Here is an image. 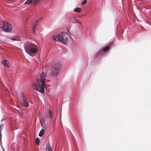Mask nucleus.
<instances>
[{
  "instance_id": "obj_1",
  "label": "nucleus",
  "mask_w": 151,
  "mask_h": 151,
  "mask_svg": "<svg viewBox=\"0 0 151 151\" xmlns=\"http://www.w3.org/2000/svg\"><path fill=\"white\" fill-rule=\"evenodd\" d=\"M45 78V73L43 72L41 74L40 78L37 80V83H34L33 86L34 89L42 93L45 92L44 88L45 87V82L44 80Z\"/></svg>"
},
{
  "instance_id": "obj_2",
  "label": "nucleus",
  "mask_w": 151,
  "mask_h": 151,
  "mask_svg": "<svg viewBox=\"0 0 151 151\" xmlns=\"http://www.w3.org/2000/svg\"><path fill=\"white\" fill-rule=\"evenodd\" d=\"M25 49L27 53L30 56H33L38 51V48L35 45L30 42L27 45Z\"/></svg>"
},
{
  "instance_id": "obj_3",
  "label": "nucleus",
  "mask_w": 151,
  "mask_h": 151,
  "mask_svg": "<svg viewBox=\"0 0 151 151\" xmlns=\"http://www.w3.org/2000/svg\"><path fill=\"white\" fill-rule=\"evenodd\" d=\"M61 66V64L58 63H56L53 65L50 72L51 75L52 76L55 77L58 75Z\"/></svg>"
},
{
  "instance_id": "obj_4",
  "label": "nucleus",
  "mask_w": 151,
  "mask_h": 151,
  "mask_svg": "<svg viewBox=\"0 0 151 151\" xmlns=\"http://www.w3.org/2000/svg\"><path fill=\"white\" fill-rule=\"evenodd\" d=\"M0 29L4 32H9L12 29L11 26L7 22L2 21L0 22Z\"/></svg>"
},
{
  "instance_id": "obj_5",
  "label": "nucleus",
  "mask_w": 151,
  "mask_h": 151,
  "mask_svg": "<svg viewBox=\"0 0 151 151\" xmlns=\"http://www.w3.org/2000/svg\"><path fill=\"white\" fill-rule=\"evenodd\" d=\"M53 38L54 40L62 42L65 45H66L68 43V39L67 37H65L64 38L62 36L59 35H57L56 36L54 35Z\"/></svg>"
},
{
  "instance_id": "obj_6",
  "label": "nucleus",
  "mask_w": 151,
  "mask_h": 151,
  "mask_svg": "<svg viewBox=\"0 0 151 151\" xmlns=\"http://www.w3.org/2000/svg\"><path fill=\"white\" fill-rule=\"evenodd\" d=\"M20 100L22 105L26 107H27L29 106V103L27 100L26 97L25 96L23 93H21Z\"/></svg>"
},
{
  "instance_id": "obj_7",
  "label": "nucleus",
  "mask_w": 151,
  "mask_h": 151,
  "mask_svg": "<svg viewBox=\"0 0 151 151\" xmlns=\"http://www.w3.org/2000/svg\"><path fill=\"white\" fill-rule=\"evenodd\" d=\"M39 2V1L38 0H27L24 4H28L29 5H30L32 4H36Z\"/></svg>"
},
{
  "instance_id": "obj_8",
  "label": "nucleus",
  "mask_w": 151,
  "mask_h": 151,
  "mask_svg": "<svg viewBox=\"0 0 151 151\" xmlns=\"http://www.w3.org/2000/svg\"><path fill=\"white\" fill-rule=\"evenodd\" d=\"M42 19V17H40L34 22L33 26L32 27V29L33 30L34 32V30L36 28V26H37V25L38 24L39 22Z\"/></svg>"
},
{
  "instance_id": "obj_9",
  "label": "nucleus",
  "mask_w": 151,
  "mask_h": 151,
  "mask_svg": "<svg viewBox=\"0 0 151 151\" xmlns=\"http://www.w3.org/2000/svg\"><path fill=\"white\" fill-rule=\"evenodd\" d=\"M2 64L5 66H7L8 68L10 66V63L6 60H3L1 61Z\"/></svg>"
},
{
  "instance_id": "obj_10",
  "label": "nucleus",
  "mask_w": 151,
  "mask_h": 151,
  "mask_svg": "<svg viewBox=\"0 0 151 151\" xmlns=\"http://www.w3.org/2000/svg\"><path fill=\"white\" fill-rule=\"evenodd\" d=\"M54 113L52 111H49V114L47 115V118L48 119H52L53 118Z\"/></svg>"
},
{
  "instance_id": "obj_11",
  "label": "nucleus",
  "mask_w": 151,
  "mask_h": 151,
  "mask_svg": "<svg viewBox=\"0 0 151 151\" xmlns=\"http://www.w3.org/2000/svg\"><path fill=\"white\" fill-rule=\"evenodd\" d=\"M45 151H52L50 145L49 143H48L46 145Z\"/></svg>"
},
{
  "instance_id": "obj_12",
  "label": "nucleus",
  "mask_w": 151,
  "mask_h": 151,
  "mask_svg": "<svg viewBox=\"0 0 151 151\" xmlns=\"http://www.w3.org/2000/svg\"><path fill=\"white\" fill-rule=\"evenodd\" d=\"M110 49V47L109 46H107L105 47L104 49H103L102 51L104 52H106L109 50Z\"/></svg>"
},
{
  "instance_id": "obj_13",
  "label": "nucleus",
  "mask_w": 151,
  "mask_h": 151,
  "mask_svg": "<svg viewBox=\"0 0 151 151\" xmlns=\"http://www.w3.org/2000/svg\"><path fill=\"white\" fill-rule=\"evenodd\" d=\"M44 128H43V129L40 131L39 134V136L42 137L43 135L44 132Z\"/></svg>"
},
{
  "instance_id": "obj_14",
  "label": "nucleus",
  "mask_w": 151,
  "mask_h": 151,
  "mask_svg": "<svg viewBox=\"0 0 151 151\" xmlns=\"http://www.w3.org/2000/svg\"><path fill=\"white\" fill-rule=\"evenodd\" d=\"M12 40H14L20 41V39L19 37H14L12 38Z\"/></svg>"
},
{
  "instance_id": "obj_15",
  "label": "nucleus",
  "mask_w": 151,
  "mask_h": 151,
  "mask_svg": "<svg viewBox=\"0 0 151 151\" xmlns=\"http://www.w3.org/2000/svg\"><path fill=\"white\" fill-rule=\"evenodd\" d=\"M4 127V124H1L0 125V137H1L2 134L1 133V131L2 130Z\"/></svg>"
},
{
  "instance_id": "obj_16",
  "label": "nucleus",
  "mask_w": 151,
  "mask_h": 151,
  "mask_svg": "<svg viewBox=\"0 0 151 151\" xmlns=\"http://www.w3.org/2000/svg\"><path fill=\"white\" fill-rule=\"evenodd\" d=\"M81 8H79V7L76 8L74 10V11L75 12H81Z\"/></svg>"
},
{
  "instance_id": "obj_17",
  "label": "nucleus",
  "mask_w": 151,
  "mask_h": 151,
  "mask_svg": "<svg viewBox=\"0 0 151 151\" xmlns=\"http://www.w3.org/2000/svg\"><path fill=\"white\" fill-rule=\"evenodd\" d=\"M39 142H40V140H39V139L38 138H37L36 139L35 142H36V144L37 145H39Z\"/></svg>"
},
{
  "instance_id": "obj_18",
  "label": "nucleus",
  "mask_w": 151,
  "mask_h": 151,
  "mask_svg": "<svg viewBox=\"0 0 151 151\" xmlns=\"http://www.w3.org/2000/svg\"><path fill=\"white\" fill-rule=\"evenodd\" d=\"M40 122H41V125H42V128H44V130H45L46 129V125L45 124H44L43 125L42 124V122L41 121H40Z\"/></svg>"
},
{
  "instance_id": "obj_19",
  "label": "nucleus",
  "mask_w": 151,
  "mask_h": 151,
  "mask_svg": "<svg viewBox=\"0 0 151 151\" xmlns=\"http://www.w3.org/2000/svg\"><path fill=\"white\" fill-rule=\"evenodd\" d=\"M87 2V0H83L81 4L82 5H83L85 4Z\"/></svg>"
},
{
  "instance_id": "obj_20",
  "label": "nucleus",
  "mask_w": 151,
  "mask_h": 151,
  "mask_svg": "<svg viewBox=\"0 0 151 151\" xmlns=\"http://www.w3.org/2000/svg\"><path fill=\"white\" fill-rule=\"evenodd\" d=\"M5 119H4V118L2 119L1 120V122H4V121L5 120Z\"/></svg>"
},
{
  "instance_id": "obj_21",
  "label": "nucleus",
  "mask_w": 151,
  "mask_h": 151,
  "mask_svg": "<svg viewBox=\"0 0 151 151\" xmlns=\"http://www.w3.org/2000/svg\"><path fill=\"white\" fill-rule=\"evenodd\" d=\"M72 18H73V19H76V18L74 17H73V16H72Z\"/></svg>"
}]
</instances>
